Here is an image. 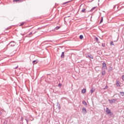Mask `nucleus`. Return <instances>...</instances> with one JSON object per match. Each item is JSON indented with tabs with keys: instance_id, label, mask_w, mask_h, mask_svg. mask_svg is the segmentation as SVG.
I'll return each instance as SVG.
<instances>
[{
	"instance_id": "22",
	"label": "nucleus",
	"mask_w": 124,
	"mask_h": 124,
	"mask_svg": "<svg viewBox=\"0 0 124 124\" xmlns=\"http://www.w3.org/2000/svg\"><path fill=\"white\" fill-rule=\"evenodd\" d=\"M24 23L22 22L19 26H23L24 25Z\"/></svg>"
},
{
	"instance_id": "3",
	"label": "nucleus",
	"mask_w": 124,
	"mask_h": 124,
	"mask_svg": "<svg viewBox=\"0 0 124 124\" xmlns=\"http://www.w3.org/2000/svg\"><path fill=\"white\" fill-rule=\"evenodd\" d=\"M116 99H109L108 101L109 102V103H110V104H112V103H115L116 101Z\"/></svg>"
},
{
	"instance_id": "27",
	"label": "nucleus",
	"mask_w": 124,
	"mask_h": 124,
	"mask_svg": "<svg viewBox=\"0 0 124 124\" xmlns=\"http://www.w3.org/2000/svg\"><path fill=\"white\" fill-rule=\"evenodd\" d=\"M14 68L15 69H16V68H18V65L16 67H15Z\"/></svg>"
},
{
	"instance_id": "17",
	"label": "nucleus",
	"mask_w": 124,
	"mask_h": 124,
	"mask_svg": "<svg viewBox=\"0 0 124 124\" xmlns=\"http://www.w3.org/2000/svg\"><path fill=\"white\" fill-rule=\"evenodd\" d=\"M112 69H113V68H112V67H109V71H112Z\"/></svg>"
},
{
	"instance_id": "32",
	"label": "nucleus",
	"mask_w": 124,
	"mask_h": 124,
	"mask_svg": "<svg viewBox=\"0 0 124 124\" xmlns=\"http://www.w3.org/2000/svg\"><path fill=\"white\" fill-rule=\"evenodd\" d=\"M117 84H119V83H118V81H117Z\"/></svg>"
},
{
	"instance_id": "25",
	"label": "nucleus",
	"mask_w": 124,
	"mask_h": 124,
	"mask_svg": "<svg viewBox=\"0 0 124 124\" xmlns=\"http://www.w3.org/2000/svg\"><path fill=\"white\" fill-rule=\"evenodd\" d=\"M7 124V121H5V122H4V124Z\"/></svg>"
},
{
	"instance_id": "2",
	"label": "nucleus",
	"mask_w": 124,
	"mask_h": 124,
	"mask_svg": "<svg viewBox=\"0 0 124 124\" xmlns=\"http://www.w3.org/2000/svg\"><path fill=\"white\" fill-rule=\"evenodd\" d=\"M102 65H103L102 68V70H104V69H107V66H106V63L104 62H103Z\"/></svg>"
},
{
	"instance_id": "20",
	"label": "nucleus",
	"mask_w": 124,
	"mask_h": 124,
	"mask_svg": "<svg viewBox=\"0 0 124 124\" xmlns=\"http://www.w3.org/2000/svg\"><path fill=\"white\" fill-rule=\"evenodd\" d=\"M122 79L123 80V81H124V75L122 76Z\"/></svg>"
},
{
	"instance_id": "10",
	"label": "nucleus",
	"mask_w": 124,
	"mask_h": 124,
	"mask_svg": "<svg viewBox=\"0 0 124 124\" xmlns=\"http://www.w3.org/2000/svg\"><path fill=\"white\" fill-rule=\"evenodd\" d=\"M106 73V72L105 71V70H103L102 72V75H105V74Z\"/></svg>"
},
{
	"instance_id": "16",
	"label": "nucleus",
	"mask_w": 124,
	"mask_h": 124,
	"mask_svg": "<svg viewBox=\"0 0 124 124\" xmlns=\"http://www.w3.org/2000/svg\"><path fill=\"white\" fill-rule=\"evenodd\" d=\"M21 0H14L13 1L15 2L16 1V2H18V1H20Z\"/></svg>"
},
{
	"instance_id": "29",
	"label": "nucleus",
	"mask_w": 124,
	"mask_h": 124,
	"mask_svg": "<svg viewBox=\"0 0 124 124\" xmlns=\"http://www.w3.org/2000/svg\"><path fill=\"white\" fill-rule=\"evenodd\" d=\"M25 120H26L27 123H28V121L27 120V119H25Z\"/></svg>"
},
{
	"instance_id": "11",
	"label": "nucleus",
	"mask_w": 124,
	"mask_h": 124,
	"mask_svg": "<svg viewBox=\"0 0 124 124\" xmlns=\"http://www.w3.org/2000/svg\"><path fill=\"white\" fill-rule=\"evenodd\" d=\"M85 11H86V8L82 9L81 10V12L83 13L85 12Z\"/></svg>"
},
{
	"instance_id": "7",
	"label": "nucleus",
	"mask_w": 124,
	"mask_h": 124,
	"mask_svg": "<svg viewBox=\"0 0 124 124\" xmlns=\"http://www.w3.org/2000/svg\"><path fill=\"white\" fill-rule=\"evenodd\" d=\"M82 93H86V89H83L81 91Z\"/></svg>"
},
{
	"instance_id": "13",
	"label": "nucleus",
	"mask_w": 124,
	"mask_h": 124,
	"mask_svg": "<svg viewBox=\"0 0 124 124\" xmlns=\"http://www.w3.org/2000/svg\"><path fill=\"white\" fill-rule=\"evenodd\" d=\"M95 8H96V7H93L90 11V12L93 11V10H94V9H95Z\"/></svg>"
},
{
	"instance_id": "9",
	"label": "nucleus",
	"mask_w": 124,
	"mask_h": 124,
	"mask_svg": "<svg viewBox=\"0 0 124 124\" xmlns=\"http://www.w3.org/2000/svg\"><path fill=\"white\" fill-rule=\"evenodd\" d=\"M32 63L33 64H36V63H37V61L36 60L33 61Z\"/></svg>"
},
{
	"instance_id": "4",
	"label": "nucleus",
	"mask_w": 124,
	"mask_h": 124,
	"mask_svg": "<svg viewBox=\"0 0 124 124\" xmlns=\"http://www.w3.org/2000/svg\"><path fill=\"white\" fill-rule=\"evenodd\" d=\"M82 113H83V114H86L87 113V109H86V108H82Z\"/></svg>"
},
{
	"instance_id": "26",
	"label": "nucleus",
	"mask_w": 124,
	"mask_h": 124,
	"mask_svg": "<svg viewBox=\"0 0 124 124\" xmlns=\"http://www.w3.org/2000/svg\"><path fill=\"white\" fill-rule=\"evenodd\" d=\"M58 108L59 110H60L61 109V107L58 106Z\"/></svg>"
},
{
	"instance_id": "18",
	"label": "nucleus",
	"mask_w": 124,
	"mask_h": 124,
	"mask_svg": "<svg viewBox=\"0 0 124 124\" xmlns=\"http://www.w3.org/2000/svg\"><path fill=\"white\" fill-rule=\"evenodd\" d=\"M88 56L90 58V59H93V56L92 55H88Z\"/></svg>"
},
{
	"instance_id": "8",
	"label": "nucleus",
	"mask_w": 124,
	"mask_h": 124,
	"mask_svg": "<svg viewBox=\"0 0 124 124\" xmlns=\"http://www.w3.org/2000/svg\"><path fill=\"white\" fill-rule=\"evenodd\" d=\"M93 92H94V89L93 88L91 89V94L93 93Z\"/></svg>"
},
{
	"instance_id": "24",
	"label": "nucleus",
	"mask_w": 124,
	"mask_h": 124,
	"mask_svg": "<svg viewBox=\"0 0 124 124\" xmlns=\"http://www.w3.org/2000/svg\"><path fill=\"white\" fill-rule=\"evenodd\" d=\"M103 22V19L102 18V19L100 21V23H102Z\"/></svg>"
},
{
	"instance_id": "30",
	"label": "nucleus",
	"mask_w": 124,
	"mask_h": 124,
	"mask_svg": "<svg viewBox=\"0 0 124 124\" xmlns=\"http://www.w3.org/2000/svg\"><path fill=\"white\" fill-rule=\"evenodd\" d=\"M67 2H68L64 3V4H66V3H67Z\"/></svg>"
},
{
	"instance_id": "19",
	"label": "nucleus",
	"mask_w": 124,
	"mask_h": 124,
	"mask_svg": "<svg viewBox=\"0 0 124 124\" xmlns=\"http://www.w3.org/2000/svg\"><path fill=\"white\" fill-rule=\"evenodd\" d=\"M110 45H113V46H114V43H113L112 41H111V42H110Z\"/></svg>"
},
{
	"instance_id": "15",
	"label": "nucleus",
	"mask_w": 124,
	"mask_h": 124,
	"mask_svg": "<svg viewBox=\"0 0 124 124\" xmlns=\"http://www.w3.org/2000/svg\"><path fill=\"white\" fill-rule=\"evenodd\" d=\"M82 103H83V104H84V105H87V103L85 101H83Z\"/></svg>"
},
{
	"instance_id": "6",
	"label": "nucleus",
	"mask_w": 124,
	"mask_h": 124,
	"mask_svg": "<svg viewBox=\"0 0 124 124\" xmlns=\"http://www.w3.org/2000/svg\"><path fill=\"white\" fill-rule=\"evenodd\" d=\"M61 58L62 59H63V58H64V52H62L61 54Z\"/></svg>"
},
{
	"instance_id": "21",
	"label": "nucleus",
	"mask_w": 124,
	"mask_h": 124,
	"mask_svg": "<svg viewBox=\"0 0 124 124\" xmlns=\"http://www.w3.org/2000/svg\"><path fill=\"white\" fill-rule=\"evenodd\" d=\"M60 29V27H56V30H59Z\"/></svg>"
},
{
	"instance_id": "31",
	"label": "nucleus",
	"mask_w": 124,
	"mask_h": 124,
	"mask_svg": "<svg viewBox=\"0 0 124 124\" xmlns=\"http://www.w3.org/2000/svg\"><path fill=\"white\" fill-rule=\"evenodd\" d=\"M83 5L82 4H81V5H80V7H81V6H82Z\"/></svg>"
},
{
	"instance_id": "23",
	"label": "nucleus",
	"mask_w": 124,
	"mask_h": 124,
	"mask_svg": "<svg viewBox=\"0 0 124 124\" xmlns=\"http://www.w3.org/2000/svg\"><path fill=\"white\" fill-rule=\"evenodd\" d=\"M95 39H96V40L97 42L98 41V38L96 37V38H95Z\"/></svg>"
},
{
	"instance_id": "14",
	"label": "nucleus",
	"mask_w": 124,
	"mask_h": 124,
	"mask_svg": "<svg viewBox=\"0 0 124 124\" xmlns=\"http://www.w3.org/2000/svg\"><path fill=\"white\" fill-rule=\"evenodd\" d=\"M120 93L122 96H124V92H120Z\"/></svg>"
},
{
	"instance_id": "33",
	"label": "nucleus",
	"mask_w": 124,
	"mask_h": 124,
	"mask_svg": "<svg viewBox=\"0 0 124 124\" xmlns=\"http://www.w3.org/2000/svg\"><path fill=\"white\" fill-rule=\"evenodd\" d=\"M22 35H24V34H21Z\"/></svg>"
},
{
	"instance_id": "1",
	"label": "nucleus",
	"mask_w": 124,
	"mask_h": 124,
	"mask_svg": "<svg viewBox=\"0 0 124 124\" xmlns=\"http://www.w3.org/2000/svg\"><path fill=\"white\" fill-rule=\"evenodd\" d=\"M15 45H16V43L15 42H11L8 45V46H11V47L14 46Z\"/></svg>"
},
{
	"instance_id": "12",
	"label": "nucleus",
	"mask_w": 124,
	"mask_h": 124,
	"mask_svg": "<svg viewBox=\"0 0 124 124\" xmlns=\"http://www.w3.org/2000/svg\"><path fill=\"white\" fill-rule=\"evenodd\" d=\"M79 38L80 39H82V38H84V36H83V35H80L79 36Z\"/></svg>"
},
{
	"instance_id": "28",
	"label": "nucleus",
	"mask_w": 124,
	"mask_h": 124,
	"mask_svg": "<svg viewBox=\"0 0 124 124\" xmlns=\"http://www.w3.org/2000/svg\"><path fill=\"white\" fill-rule=\"evenodd\" d=\"M32 34V32H30V34H29V35H31V34Z\"/></svg>"
},
{
	"instance_id": "5",
	"label": "nucleus",
	"mask_w": 124,
	"mask_h": 124,
	"mask_svg": "<svg viewBox=\"0 0 124 124\" xmlns=\"http://www.w3.org/2000/svg\"><path fill=\"white\" fill-rule=\"evenodd\" d=\"M106 112L107 114L108 115L111 113V110H110V109L108 108H107Z\"/></svg>"
}]
</instances>
